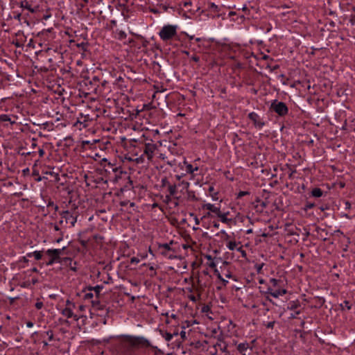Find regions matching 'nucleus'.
<instances>
[{
    "mask_svg": "<svg viewBox=\"0 0 355 355\" xmlns=\"http://www.w3.org/2000/svg\"><path fill=\"white\" fill-rule=\"evenodd\" d=\"M173 336H178V332H174V333L173 334Z\"/></svg>",
    "mask_w": 355,
    "mask_h": 355,
    "instance_id": "obj_64",
    "label": "nucleus"
},
{
    "mask_svg": "<svg viewBox=\"0 0 355 355\" xmlns=\"http://www.w3.org/2000/svg\"><path fill=\"white\" fill-rule=\"evenodd\" d=\"M123 342L130 347L135 348H147L150 347L149 340L144 337L124 336L123 337Z\"/></svg>",
    "mask_w": 355,
    "mask_h": 355,
    "instance_id": "obj_1",
    "label": "nucleus"
},
{
    "mask_svg": "<svg viewBox=\"0 0 355 355\" xmlns=\"http://www.w3.org/2000/svg\"><path fill=\"white\" fill-rule=\"evenodd\" d=\"M0 119L3 121H10V118L7 115H1L0 116Z\"/></svg>",
    "mask_w": 355,
    "mask_h": 355,
    "instance_id": "obj_30",
    "label": "nucleus"
},
{
    "mask_svg": "<svg viewBox=\"0 0 355 355\" xmlns=\"http://www.w3.org/2000/svg\"><path fill=\"white\" fill-rule=\"evenodd\" d=\"M191 59H192L194 62H199V60H200L199 57H198V56H196V55H193V56H192V57H191Z\"/></svg>",
    "mask_w": 355,
    "mask_h": 355,
    "instance_id": "obj_38",
    "label": "nucleus"
},
{
    "mask_svg": "<svg viewBox=\"0 0 355 355\" xmlns=\"http://www.w3.org/2000/svg\"><path fill=\"white\" fill-rule=\"evenodd\" d=\"M157 148V147L156 144L153 143H146L144 145L143 155L147 157L148 160L151 161Z\"/></svg>",
    "mask_w": 355,
    "mask_h": 355,
    "instance_id": "obj_6",
    "label": "nucleus"
},
{
    "mask_svg": "<svg viewBox=\"0 0 355 355\" xmlns=\"http://www.w3.org/2000/svg\"><path fill=\"white\" fill-rule=\"evenodd\" d=\"M262 267H263V265H259V266H257V271H258V272H260V270H261Z\"/></svg>",
    "mask_w": 355,
    "mask_h": 355,
    "instance_id": "obj_51",
    "label": "nucleus"
},
{
    "mask_svg": "<svg viewBox=\"0 0 355 355\" xmlns=\"http://www.w3.org/2000/svg\"><path fill=\"white\" fill-rule=\"evenodd\" d=\"M270 283H272L273 286H277L278 280H277L275 279H270Z\"/></svg>",
    "mask_w": 355,
    "mask_h": 355,
    "instance_id": "obj_35",
    "label": "nucleus"
},
{
    "mask_svg": "<svg viewBox=\"0 0 355 355\" xmlns=\"http://www.w3.org/2000/svg\"><path fill=\"white\" fill-rule=\"evenodd\" d=\"M79 309H80V311H83V309H84V306H79Z\"/></svg>",
    "mask_w": 355,
    "mask_h": 355,
    "instance_id": "obj_58",
    "label": "nucleus"
},
{
    "mask_svg": "<svg viewBox=\"0 0 355 355\" xmlns=\"http://www.w3.org/2000/svg\"><path fill=\"white\" fill-rule=\"evenodd\" d=\"M189 298L190 300H191L192 302H196L198 301V300H200V295L198 294V296H195L193 295H189L188 297Z\"/></svg>",
    "mask_w": 355,
    "mask_h": 355,
    "instance_id": "obj_23",
    "label": "nucleus"
},
{
    "mask_svg": "<svg viewBox=\"0 0 355 355\" xmlns=\"http://www.w3.org/2000/svg\"><path fill=\"white\" fill-rule=\"evenodd\" d=\"M184 164L186 165V171L190 174H193L194 171H197L198 170V166L193 167V165L187 162H184Z\"/></svg>",
    "mask_w": 355,
    "mask_h": 355,
    "instance_id": "obj_12",
    "label": "nucleus"
},
{
    "mask_svg": "<svg viewBox=\"0 0 355 355\" xmlns=\"http://www.w3.org/2000/svg\"><path fill=\"white\" fill-rule=\"evenodd\" d=\"M37 146V143H36V141L35 139H33V141H32V144H31V147L33 148H35V147Z\"/></svg>",
    "mask_w": 355,
    "mask_h": 355,
    "instance_id": "obj_40",
    "label": "nucleus"
},
{
    "mask_svg": "<svg viewBox=\"0 0 355 355\" xmlns=\"http://www.w3.org/2000/svg\"><path fill=\"white\" fill-rule=\"evenodd\" d=\"M311 194L313 197L320 198L322 196L323 191L320 188H315L312 190Z\"/></svg>",
    "mask_w": 355,
    "mask_h": 355,
    "instance_id": "obj_16",
    "label": "nucleus"
},
{
    "mask_svg": "<svg viewBox=\"0 0 355 355\" xmlns=\"http://www.w3.org/2000/svg\"><path fill=\"white\" fill-rule=\"evenodd\" d=\"M214 274L218 276V274H220V272L218 271V270L217 268H215L214 269Z\"/></svg>",
    "mask_w": 355,
    "mask_h": 355,
    "instance_id": "obj_48",
    "label": "nucleus"
},
{
    "mask_svg": "<svg viewBox=\"0 0 355 355\" xmlns=\"http://www.w3.org/2000/svg\"><path fill=\"white\" fill-rule=\"evenodd\" d=\"M53 229H54L55 231H59V230H60V227H59V226H58V224H54V225H53Z\"/></svg>",
    "mask_w": 355,
    "mask_h": 355,
    "instance_id": "obj_42",
    "label": "nucleus"
},
{
    "mask_svg": "<svg viewBox=\"0 0 355 355\" xmlns=\"http://www.w3.org/2000/svg\"><path fill=\"white\" fill-rule=\"evenodd\" d=\"M62 314L64 316L67 317V318H73L76 321H78L79 320V317L73 313L72 309L70 306L64 309L62 311Z\"/></svg>",
    "mask_w": 355,
    "mask_h": 355,
    "instance_id": "obj_7",
    "label": "nucleus"
},
{
    "mask_svg": "<svg viewBox=\"0 0 355 355\" xmlns=\"http://www.w3.org/2000/svg\"><path fill=\"white\" fill-rule=\"evenodd\" d=\"M270 108L278 114L279 116H284L288 112V107L286 104L282 102L274 101L270 106Z\"/></svg>",
    "mask_w": 355,
    "mask_h": 355,
    "instance_id": "obj_5",
    "label": "nucleus"
},
{
    "mask_svg": "<svg viewBox=\"0 0 355 355\" xmlns=\"http://www.w3.org/2000/svg\"><path fill=\"white\" fill-rule=\"evenodd\" d=\"M149 269H150V270H154V269H155V268H154V267H153V266H150V267L149 268Z\"/></svg>",
    "mask_w": 355,
    "mask_h": 355,
    "instance_id": "obj_62",
    "label": "nucleus"
},
{
    "mask_svg": "<svg viewBox=\"0 0 355 355\" xmlns=\"http://www.w3.org/2000/svg\"><path fill=\"white\" fill-rule=\"evenodd\" d=\"M80 243L82 244V245L85 246L87 245V241H81Z\"/></svg>",
    "mask_w": 355,
    "mask_h": 355,
    "instance_id": "obj_52",
    "label": "nucleus"
},
{
    "mask_svg": "<svg viewBox=\"0 0 355 355\" xmlns=\"http://www.w3.org/2000/svg\"><path fill=\"white\" fill-rule=\"evenodd\" d=\"M163 337L165 338V340L166 341H170L171 340V339L173 338V335L171 333H168V332H166L164 335H163Z\"/></svg>",
    "mask_w": 355,
    "mask_h": 355,
    "instance_id": "obj_21",
    "label": "nucleus"
},
{
    "mask_svg": "<svg viewBox=\"0 0 355 355\" xmlns=\"http://www.w3.org/2000/svg\"><path fill=\"white\" fill-rule=\"evenodd\" d=\"M248 345L247 343H240L238 345V349L240 352L245 351L248 349Z\"/></svg>",
    "mask_w": 355,
    "mask_h": 355,
    "instance_id": "obj_19",
    "label": "nucleus"
},
{
    "mask_svg": "<svg viewBox=\"0 0 355 355\" xmlns=\"http://www.w3.org/2000/svg\"><path fill=\"white\" fill-rule=\"evenodd\" d=\"M38 153H39L40 157H43L44 155V150L42 148H40L38 150Z\"/></svg>",
    "mask_w": 355,
    "mask_h": 355,
    "instance_id": "obj_37",
    "label": "nucleus"
},
{
    "mask_svg": "<svg viewBox=\"0 0 355 355\" xmlns=\"http://www.w3.org/2000/svg\"><path fill=\"white\" fill-rule=\"evenodd\" d=\"M206 257L208 260H209V261H212V260H213V259H212V257H211V255H206V257Z\"/></svg>",
    "mask_w": 355,
    "mask_h": 355,
    "instance_id": "obj_49",
    "label": "nucleus"
},
{
    "mask_svg": "<svg viewBox=\"0 0 355 355\" xmlns=\"http://www.w3.org/2000/svg\"><path fill=\"white\" fill-rule=\"evenodd\" d=\"M225 275L227 278H231L232 277L231 272H226Z\"/></svg>",
    "mask_w": 355,
    "mask_h": 355,
    "instance_id": "obj_44",
    "label": "nucleus"
},
{
    "mask_svg": "<svg viewBox=\"0 0 355 355\" xmlns=\"http://www.w3.org/2000/svg\"><path fill=\"white\" fill-rule=\"evenodd\" d=\"M208 265H209V267H211L212 268H214V269L216 267V263H215L214 260L210 261V262L208 263Z\"/></svg>",
    "mask_w": 355,
    "mask_h": 355,
    "instance_id": "obj_32",
    "label": "nucleus"
},
{
    "mask_svg": "<svg viewBox=\"0 0 355 355\" xmlns=\"http://www.w3.org/2000/svg\"><path fill=\"white\" fill-rule=\"evenodd\" d=\"M46 334L49 336V340H52L53 339V334L52 331H46Z\"/></svg>",
    "mask_w": 355,
    "mask_h": 355,
    "instance_id": "obj_29",
    "label": "nucleus"
},
{
    "mask_svg": "<svg viewBox=\"0 0 355 355\" xmlns=\"http://www.w3.org/2000/svg\"><path fill=\"white\" fill-rule=\"evenodd\" d=\"M171 196H170V194L166 196V202H168L169 201L171 200Z\"/></svg>",
    "mask_w": 355,
    "mask_h": 355,
    "instance_id": "obj_46",
    "label": "nucleus"
},
{
    "mask_svg": "<svg viewBox=\"0 0 355 355\" xmlns=\"http://www.w3.org/2000/svg\"><path fill=\"white\" fill-rule=\"evenodd\" d=\"M137 163L141 164L144 163V155H141L140 157H137L135 159H134Z\"/></svg>",
    "mask_w": 355,
    "mask_h": 355,
    "instance_id": "obj_24",
    "label": "nucleus"
},
{
    "mask_svg": "<svg viewBox=\"0 0 355 355\" xmlns=\"http://www.w3.org/2000/svg\"><path fill=\"white\" fill-rule=\"evenodd\" d=\"M55 205L53 203V202L52 201H50L48 205H47V207H53Z\"/></svg>",
    "mask_w": 355,
    "mask_h": 355,
    "instance_id": "obj_47",
    "label": "nucleus"
},
{
    "mask_svg": "<svg viewBox=\"0 0 355 355\" xmlns=\"http://www.w3.org/2000/svg\"><path fill=\"white\" fill-rule=\"evenodd\" d=\"M66 304L68 306H70L72 308H74L75 307V304L71 302L70 300H67V302H66Z\"/></svg>",
    "mask_w": 355,
    "mask_h": 355,
    "instance_id": "obj_28",
    "label": "nucleus"
},
{
    "mask_svg": "<svg viewBox=\"0 0 355 355\" xmlns=\"http://www.w3.org/2000/svg\"><path fill=\"white\" fill-rule=\"evenodd\" d=\"M299 306V304L295 302H291L288 306V309H291V310H293L295 309H297V306Z\"/></svg>",
    "mask_w": 355,
    "mask_h": 355,
    "instance_id": "obj_22",
    "label": "nucleus"
},
{
    "mask_svg": "<svg viewBox=\"0 0 355 355\" xmlns=\"http://www.w3.org/2000/svg\"><path fill=\"white\" fill-rule=\"evenodd\" d=\"M214 227H216V228H218V227H219V224H218V223H214Z\"/></svg>",
    "mask_w": 355,
    "mask_h": 355,
    "instance_id": "obj_55",
    "label": "nucleus"
},
{
    "mask_svg": "<svg viewBox=\"0 0 355 355\" xmlns=\"http://www.w3.org/2000/svg\"><path fill=\"white\" fill-rule=\"evenodd\" d=\"M181 184L183 186V189H188L189 187V183L188 182L182 181Z\"/></svg>",
    "mask_w": 355,
    "mask_h": 355,
    "instance_id": "obj_26",
    "label": "nucleus"
},
{
    "mask_svg": "<svg viewBox=\"0 0 355 355\" xmlns=\"http://www.w3.org/2000/svg\"><path fill=\"white\" fill-rule=\"evenodd\" d=\"M306 207L308 209H311V208H312L313 207V204H308V205H306Z\"/></svg>",
    "mask_w": 355,
    "mask_h": 355,
    "instance_id": "obj_50",
    "label": "nucleus"
},
{
    "mask_svg": "<svg viewBox=\"0 0 355 355\" xmlns=\"http://www.w3.org/2000/svg\"><path fill=\"white\" fill-rule=\"evenodd\" d=\"M76 208L73 211L66 210L60 213L62 218L65 220V223H70L72 227H74L78 218V213L76 211Z\"/></svg>",
    "mask_w": 355,
    "mask_h": 355,
    "instance_id": "obj_3",
    "label": "nucleus"
},
{
    "mask_svg": "<svg viewBox=\"0 0 355 355\" xmlns=\"http://www.w3.org/2000/svg\"><path fill=\"white\" fill-rule=\"evenodd\" d=\"M177 30L178 26L176 25H165L160 29L158 35L163 41L168 42L177 35Z\"/></svg>",
    "mask_w": 355,
    "mask_h": 355,
    "instance_id": "obj_2",
    "label": "nucleus"
},
{
    "mask_svg": "<svg viewBox=\"0 0 355 355\" xmlns=\"http://www.w3.org/2000/svg\"><path fill=\"white\" fill-rule=\"evenodd\" d=\"M43 343H44V346H47L48 345V343L46 342H45V341H44Z\"/></svg>",
    "mask_w": 355,
    "mask_h": 355,
    "instance_id": "obj_63",
    "label": "nucleus"
},
{
    "mask_svg": "<svg viewBox=\"0 0 355 355\" xmlns=\"http://www.w3.org/2000/svg\"><path fill=\"white\" fill-rule=\"evenodd\" d=\"M227 248L229 250H234L236 246H237V244L235 241H230L227 245Z\"/></svg>",
    "mask_w": 355,
    "mask_h": 355,
    "instance_id": "obj_18",
    "label": "nucleus"
},
{
    "mask_svg": "<svg viewBox=\"0 0 355 355\" xmlns=\"http://www.w3.org/2000/svg\"><path fill=\"white\" fill-rule=\"evenodd\" d=\"M180 336L182 338H184L186 337V332L184 331H182L180 332Z\"/></svg>",
    "mask_w": 355,
    "mask_h": 355,
    "instance_id": "obj_45",
    "label": "nucleus"
},
{
    "mask_svg": "<svg viewBox=\"0 0 355 355\" xmlns=\"http://www.w3.org/2000/svg\"><path fill=\"white\" fill-rule=\"evenodd\" d=\"M21 155H31V152L22 153Z\"/></svg>",
    "mask_w": 355,
    "mask_h": 355,
    "instance_id": "obj_53",
    "label": "nucleus"
},
{
    "mask_svg": "<svg viewBox=\"0 0 355 355\" xmlns=\"http://www.w3.org/2000/svg\"><path fill=\"white\" fill-rule=\"evenodd\" d=\"M53 207H54L55 211H58V205H54Z\"/></svg>",
    "mask_w": 355,
    "mask_h": 355,
    "instance_id": "obj_57",
    "label": "nucleus"
},
{
    "mask_svg": "<svg viewBox=\"0 0 355 355\" xmlns=\"http://www.w3.org/2000/svg\"><path fill=\"white\" fill-rule=\"evenodd\" d=\"M159 248H164V249H165L166 250H171L169 243H163V244L159 245Z\"/></svg>",
    "mask_w": 355,
    "mask_h": 355,
    "instance_id": "obj_25",
    "label": "nucleus"
},
{
    "mask_svg": "<svg viewBox=\"0 0 355 355\" xmlns=\"http://www.w3.org/2000/svg\"><path fill=\"white\" fill-rule=\"evenodd\" d=\"M199 223H200V222H199L198 219V218H196V223L197 225H198V224H199Z\"/></svg>",
    "mask_w": 355,
    "mask_h": 355,
    "instance_id": "obj_61",
    "label": "nucleus"
},
{
    "mask_svg": "<svg viewBox=\"0 0 355 355\" xmlns=\"http://www.w3.org/2000/svg\"><path fill=\"white\" fill-rule=\"evenodd\" d=\"M162 185H163V186L166 185L167 187H168V184H169V183H168V182L167 181V180H166V178H164V179H163V180H162Z\"/></svg>",
    "mask_w": 355,
    "mask_h": 355,
    "instance_id": "obj_39",
    "label": "nucleus"
},
{
    "mask_svg": "<svg viewBox=\"0 0 355 355\" xmlns=\"http://www.w3.org/2000/svg\"><path fill=\"white\" fill-rule=\"evenodd\" d=\"M64 249V248L62 249H49L46 251V254L50 257V259L46 264L48 266H51L55 262H60V256L62 253Z\"/></svg>",
    "mask_w": 355,
    "mask_h": 355,
    "instance_id": "obj_4",
    "label": "nucleus"
},
{
    "mask_svg": "<svg viewBox=\"0 0 355 355\" xmlns=\"http://www.w3.org/2000/svg\"><path fill=\"white\" fill-rule=\"evenodd\" d=\"M139 262V259L137 257H132L130 259V263H138Z\"/></svg>",
    "mask_w": 355,
    "mask_h": 355,
    "instance_id": "obj_27",
    "label": "nucleus"
},
{
    "mask_svg": "<svg viewBox=\"0 0 355 355\" xmlns=\"http://www.w3.org/2000/svg\"><path fill=\"white\" fill-rule=\"evenodd\" d=\"M274 324H275V321H272V322H268V324H266V327L267 328H273L274 327Z\"/></svg>",
    "mask_w": 355,
    "mask_h": 355,
    "instance_id": "obj_33",
    "label": "nucleus"
},
{
    "mask_svg": "<svg viewBox=\"0 0 355 355\" xmlns=\"http://www.w3.org/2000/svg\"><path fill=\"white\" fill-rule=\"evenodd\" d=\"M202 208L203 209H207L210 212L214 213L217 216H218V215L220 213V207H216L215 205H212L211 203L204 204L202 206Z\"/></svg>",
    "mask_w": 355,
    "mask_h": 355,
    "instance_id": "obj_8",
    "label": "nucleus"
},
{
    "mask_svg": "<svg viewBox=\"0 0 355 355\" xmlns=\"http://www.w3.org/2000/svg\"><path fill=\"white\" fill-rule=\"evenodd\" d=\"M63 219H64V218H62V220H60L59 221V224H60V225H62V224L64 223Z\"/></svg>",
    "mask_w": 355,
    "mask_h": 355,
    "instance_id": "obj_59",
    "label": "nucleus"
},
{
    "mask_svg": "<svg viewBox=\"0 0 355 355\" xmlns=\"http://www.w3.org/2000/svg\"><path fill=\"white\" fill-rule=\"evenodd\" d=\"M209 192H211H211H213V191H214V187H210L209 188Z\"/></svg>",
    "mask_w": 355,
    "mask_h": 355,
    "instance_id": "obj_56",
    "label": "nucleus"
},
{
    "mask_svg": "<svg viewBox=\"0 0 355 355\" xmlns=\"http://www.w3.org/2000/svg\"><path fill=\"white\" fill-rule=\"evenodd\" d=\"M228 215H229V211L225 212V213H222L220 211V213L218 217L220 218V220L222 223L228 224L232 221V219L227 218Z\"/></svg>",
    "mask_w": 355,
    "mask_h": 355,
    "instance_id": "obj_11",
    "label": "nucleus"
},
{
    "mask_svg": "<svg viewBox=\"0 0 355 355\" xmlns=\"http://www.w3.org/2000/svg\"><path fill=\"white\" fill-rule=\"evenodd\" d=\"M93 80L94 81H97V80H98V78L95 76V77H94Z\"/></svg>",
    "mask_w": 355,
    "mask_h": 355,
    "instance_id": "obj_60",
    "label": "nucleus"
},
{
    "mask_svg": "<svg viewBox=\"0 0 355 355\" xmlns=\"http://www.w3.org/2000/svg\"><path fill=\"white\" fill-rule=\"evenodd\" d=\"M43 306V303L42 302H37L36 304H35V307L37 309H42Z\"/></svg>",
    "mask_w": 355,
    "mask_h": 355,
    "instance_id": "obj_31",
    "label": "nucleus"
},
{
    "mask_svg": "<svg viewBox=\"0 0 355 355\" xmlns=\"http://www.w3.org/2000/svg\"><path fill=\"white\" fill-rule=\"evenodd\" d=\"M85 297H86V298H92L93 297V293H87L85 295Z\"/></svg>",
    "mask_w": 355,
    "mask_h": 355,
    "instance_id": "obj_43",
    "label": "nucleus"
},
{
    "mask_svg": "<svg viewBox=\"0 0 355 355\" xmlns=\"http://www.w3.org/2000/svg\"><path fill=\"white\" fill-rule=\"evenodd\" d=\"M168 191L169 192L170 196H174L177 193L176 184H168Z\"/></svg>",
    "mask_w": 355,
    "mask_h": 355,
    "instance_id": "obj_13",
    "label": "nucleus"
},
{
    "mask_svg": "<svg viewBox=\"0 0 355 355\" xmlns=\"http://www.w3.org/2000/svg\"><path fill=\"white\" fill-rule=\"evenodd\" d=\"M217 277H218L219 279H220V280L224 283V284H225V285L228 282H227V280H225V279H224L222 277L221 274H218V275L217 276Z\"/></svg>",
    "mask_w": 355,
    "mask_h": 355,
    "instance_id": "obj_34",
    "label": "nucleus"
},
{
    "mask_svg": "<svg viewBox=\"0 0 355 355\" xmlns=\"http://www.w3.org/2000/svg\"><path fill=\"white\" fill-rule=\"evenodd\" d=\"M340 306L343 310L347 309L349 310L351 309V306L349 304V302L348 301H345L343 304H340Z\"/></svg>",
    "mask_w": 355,
    "mask_h": 355,
    "instance_id": "obj_20",
    "label": "nucleus"
},
{
    "mask_svg": "<svg viewBox=\"0 0 355 355\" xmlns=\"http://www.w3.org/2000/svg\"><path fill=\"white\" fill-rule=\"evenodd\" d=\"M92 306L96 310H103L105 307L98 300H93Z\"/></svg>",
    "mask_w": 355,
    "mask_h": 355,
    "instance_id": "obj_14",
    "label": "nucleus"
},
{
    "mask_svg": "<svg viewBox=\"0 0 355 355\" xmlns=\"http://www.w3.org/2000/svg\"><path fill=\"white\" fill-rule=\"evenodd\" d=\"M33 255L36 260H40L42 259V254L40 251H35L33 253H30L28 254V257Z\"/></svg>",
    "mask_w": 355,
    "mask_h": 355,
    "instance_id": "obj_17",
    "label": "nucleus"
},
{
    "mask_svg": "<svg viewBox=\"0 0 355 355\" xmlns=\"http://www.w3.org/2000/svg\"><path fill=\"white\" fill-rule=\"evenodd\" d=\"M345 205L347 208H350V203L349 202H346Z\"/></svg>",
    "mask_w": 355,
    "mask_h": 355,
    "instance_id": "obj_54",
    "label": "nucleus"
},
{
    "mask_svg": "<svg viewBox=\"0 0 355 355\" xmlns=\"http://www.w3.org/2000/svg\"><path fill=\"white\" fill-rule=\"evenodd\" d=\"M21 8H24L29 10L32 13L35 12V10L31 7L30 3L27 1H22L21 3Z\"/></svg>",
    "mask_w": 355,
    "mask_h": 355,
    "instance_id": "obj_15",
    "label": "nucleus"
},
{
    "mask_svg": "<svg viewBox=\"0 0 355 355\" xmlns=\"http://www.w3.org/2000/svg\"><path fill=\"white\" fill-rule=\"evenodd\" d=\"M268 293L274 297H278L280 295H283L286 293L285 289H277L274 290L272 288H268Z\"/></svg>",
    "mask_w": 355,
    "mask_h": 355,
    "instance_id": "obj_9",
    "label": "nucleus"
},
{
    "mask_svg": "<svg viewBox=\"0 0 355 355\" xmlns=\"http://www.w3.org/2000/svg\"><path fill=\"white\" fill-rule=\"evenodd\" d=\"M247 194H248V192H247V191H240L239 193L238 197L241 198V197L244 196L245 195H247Z\"/></svg>",
    "mask_w": 355,
    "mask_h": 355,
    "instance_id": "obj_36",
    "label": "nucleus"
},
{
    "mask_svg": "<svg viewBox=\"0 0 355 355\" xmlns=\"http://www.w3.org/2000/svg\"><path fill=\"white\" fill-rule=\"evenodd\" d=\"M26 326L28 327V328H31V327H33V323L31 321H28L26 322Z\"/></svg>",
    "mask_w": 355,
    "mask_h": 355,
    "instance_id": "obj_41",
    "label": "nucleus"
},
{
    "mask_svg": "<svg viewBox=\"0 0 355 355\" xmlns=\"http://www.w3.org/2000/svg\"><path fill=\"white\" fill-rule=\"evenodd\" d=\"M248 117L250 119H251L252 121H254L255 125H257L259 127H262L263 125V123H260L258 121L259 116L257 114H256L254 112H251L248 114Z\"/></svg>",
    "mask_w": 355,
    "mask_h": 355,
    "instance_id": "obj_10",
    "label": "nucleus"
}]
</instances>
